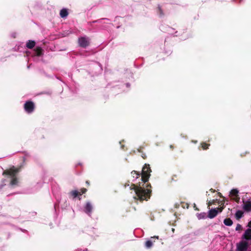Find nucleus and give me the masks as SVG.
Returning a JSON list of instances; mask_svg holds the SVG:
<instances>
[{
    "mask_svg": "<svg viewBox=\"0 0 251 251\" xmlns=\"http://www.w3.org/2000/svg\"><path fill=\"white\" fill-rule=\"evenodd\" d=\"M150 168L149 165H145L142 169L141 182H139L137 185L133 184L131 187V189H134L137 198L141 200H147L150 197L151 191L145 189L142 187L147 182L150 177Z\"/></svg>",
    "mask_w": 251,
    "mask_h": 251,
    "instance_id": "1",
    "label": "nucleus"
},
{
    "mask_svg": "<svg viewBox=\"0 0 251 251\" xmlns=\"http://www.w3.org/2000/svg\"><path fill=\"white\" fill-rule=\"evenodd\" d=\"M242 240L237 245V251H246L248 246V241L251 242V229H247L242 236Z\"/></svg>",
    "mask_w": 251,
    "mask_h": 251,
    "instance_id": "2",
    "label": "nucleus"
},
{
    "mask_svg": "<svg viewBox=\"0 0 251 251\" xmlns=\"http://www.w3.org/2000/svg\"><path fill=\"white\" fill-rule=\"evenodd\" d=\"M19 172V170L14 167H13L9 170L4 172L3 174H6L7 176L10 179L11 182L10 184L12 186L15 185L18 183V180L16 177V175Z\"/></svg>",
    "mask_w": 251,
    "mask_h": 251,
    "instance_id": "3",
    "label": "nucleus"
},
{
    "mask_svg": "<svg viewBox=\"0 0 251 251\" xmlns=\"http://www.w3.org/2000/svg\"><path fill=\"white\" fill-rule=\"evenodd\" d=\"M223 208V207H220L210 209L208 212V217L210 219L213 218L218 213L222 212Z\"/></svg>",
    "mask_w": 251,
    "mask_h": 251,
    "instance_id": "4",
    "label": "nucleus"
},
{
    "mask_svg": "<svg viewBox=\"0 0 251 251\" xmlns=\"http://www.w3.org/2000/svg\"><path fill=\"white\" fill-rule=\"evenodd\" d=\"M34 107V104L32 102L27 101L25 104V109L28 113L32 112Z\"/></svg>",
    "mask_w": 251,
    "mask_h": 251,
    "instance_id": "5",
    "label": "nucleus"
},
{
    "mask_svg": "<svg viewBox=\"0 0 251 251\" xmlns=\"http://www.w3.org/2000/svg\"><path fill=\"white\" fill-rule=\"evenodd\" d=\"M78 43L80 46L85 47L88 45L89 42L88 39L85 37H81L78 40Z\"/></svg>",
    "mask_w": 251,
    "mask_h": 251,
    "instance_id": "6",
    "label": "nucleus"
},
{
    "mask_svg": "<svg viewBox=\"0 0 251 251\" xmlns=\"http://www.w3.org/2000/svg\"><path fill=\"white\" fill-rule=\"evenodd\" d=\"M243 208L247 211H251V201L244 202Z\"/></svg>",
    "mask_w": 251,
    "mask_h": 251,
    "instance_id": "7",
    "label": "nucleus"
},
{
    "mask_svg": "<svg viewBox=\"0 0 251 251\" xmlns=\"http://www.w3.org/2000/svg\"><path fill=\"white\" fill-rule=\"evenodd\" d=\"M68 13L66 9H62L60 12V15L62 18H65L68 16Z\"/></svg>",
    "mask_w": 251,
    "mask_h": 251,
    "instance_id": "8",
    "label": "nucleus"
},
{
    "mask_svg": "<svg viewBox=\"0 0 251 251\" xmlns=\"http://www.w3.org/2000/svg\"><path fill=\"white\" fill-rule=\"evenodd\" d=\"M35 43L33 41H28L26 44V46L29 49H32L34 47Z\"/></svg>",
    "mask_w": 251,
    "mask_h": 251,
    "instance_id": "9",
    "label": "nucleus"
},
{
    "mask_svg": "<svg viewBox=\"0 0 251 251\" xmlns=\"http://www.w3.org/2000/svg\"><path fill=\"white\" fill-rule=\"evenodd\" d=\"M92 210V206L90 203H87L85 206V212L87 213H90Z\"/></svg>",
    "mask_w": 251,
    "mask_h": 251,
    "instance_id": "10",
    "label": "nucleus"
},
{
    "mask_svg": "<svg viewBox=\"0 0 251 251\" xmlns=\"http://www.w3.org/2000/svg\"><path fill=\"white\" fill-rule=\"evenodd\" d=\"M224 224L228 226H230L232 224V221L230 219H226L224 220Z\"/></svg>",
    "mask_w": 251,
    "mask_h": 251,
    "instance_id": "11",
    "label": "nucleus"
},
{
    "mask_svg": "<svg viewBox=\"0 0 251 251\" xmlns=\"http://www.w3.org/2000/svg\"><path fill=\"white\" fill-rule=\"evenodd\" d=\"M243 212L239 210L236 212L235 216L237 219H240L243 216Z\"/></svg>",
    "mask_w": 251,
    "mask_h": 251,
    "instance_id": "12",
    "label": "nucleus"
},
{
    "mask_svg": "<svg viewBox=\"0 0 251 251\" xmlns=\"http://www.w3.org/2000/svg\"><path fill=\"white\" fill-rule=\"evenodd\" d=\"M197 217L199 219H205L206 218V213H202L197 214Z\"/></svg>",
    "mask_w": 251,
    "mask_h": 251,
    "instance_id": "13",
    "label": "nucleus"
},
{
    "mask_svg": "<svg viewBox=\"0 0 251 251\" xmlns=\"http://www.w3.org/2000/svg\"><path fill=\"white\" fill-rule=\"evenodd\" d=\"M238 191L236 189H233L230 191V195L231 197H236L238 194Z\"/></svg>",
    "mask_w": 251,
    "mask_h": 251,
    "instance_id": "14",
    "label": "nucleus"
},
{
    "mask_svg": "<svg viewBox=\"0 0 251 251\" xmlns=\"http://www.w3.org/2000/svg\"><path fill=\"white\" fill-rule=\"evenodd\" d=\"M131 175L133 178L135 177L136 178H137L138 176H140V174L137 172L134 171L131 172Z\"/></svg>",
    "mask_w": 251,
    "mask_h": 251,
    "instance_id": "15",
    "label": "nucleus"
},
{
    "mask_svg": "<svg viewBox=\"0 0 251 251\" xmlns=\"http://www.w3.org/2000/svg\"><path fill=\"white\" fill-rule=\"evenodd\" d=\"M152 243L151 241L149 240L146 242V246L147 248H149L152 246Z\"/></svg>",
    "mask_w": 251,
    "mask_h": 251,
    "instance_id": "16",
    "label": "nucleus"
},
{
    "mask_svg": "<svg viewBox=\"0 0 251 251\" xmlns=\"http://www.w3.org/2000/svg\"><path fill=\"white\" fill-rule=\"evenodd\" d=\"M78 192L76 190L73 191L71 192L72 195L74 197H76L78 195Z\"/></svg>",
    "mask_w": 251,
    "mask_h": 251,
    "instance_id": "17",
    "label": "nucleus"
},
{
    "mask_svg": "<svg viewBox=\"0 0 251 251\" xmlns=\"http://www.w3.org/2000/svg\"><path fill=\"white\" fill-rule=\"evenodd\" d=\"M208 144H206L205 143H203L201 144V146H202V148L204 149V150H205L206 149L208 148Z\"/></svg>",
    "mask_w": 251,
    "mask_h": 251,
    "instance_id": "18",
    "label": "nucleus"
},
{
    "mask_svg": "<svg viewBox=\"0 0 251 251\" xmlns=\"http://www.w3.org/2000/svg\"><path fill=\"white\" fill-rule=\"evenodd\" d=\"M241 228H242V226L238 224L236 227V230H240V229H241Z\"/></svg>",
    "mask_w": 251,
    "mask_h": 251,
    "instance_id": "19",
    "label": "nucleus"
},
{
    "mask_svg": "<svg viewBox=\"0 0 251 251\" xmlns=\"http://www.w3.org/2000/svg\"><path fill=\"white\" fill-rule=\"evenodd\" d=\"M41 49L39 48V49H37V54L38 55H40L41 54Z\"/></svg>",
    "mask_w": 251,
    "mask_h": 251,
    "instance_id": "20",
    "label": "nucleus"
},
{
    "mask_svg": "<svg viewBox=\"0 0 251 251\" xmlns=\"http://www.w3.org/2000/svg\"><path fill=\"white\" fill-rule=\"evenodd\" d=\"M248 226L249 227V229H251V221L248 224Z\"/></svg>",
    "mask_w": 251,
    "mask_h": 251,
    "instance_id": "21",
    "label": "nucleus"
},
{
    "mask_svg": "<svg viewBox=\"0 0 251 251\" xmlns=\"http://www.w3.org/2000/svg\"><path fill=\"white\" fill-rule=\"evenodd\" d=\"M86 191V189H83L82 190V194H83V193H85Z\"/></svg>",
    "mask_w": 251,
    "mask_h": 251,
    "instance_id": "22",
    "label": "nucleus"
},
{
    "mask_svg": "<svg viewBox=\"0 0 251 251\" xmlns=\"http://www.w3.org/2000/svg\"><path fill=\"white\" fill-rule=\"evenodd\" d=\"M156 238L158 239V236H155V237H151V238Z\"/></svg>",
    "mask_w": 251,
    "mask_h": 251,
    "instance_id": "23",
    "label": "nucleus"
}]
</instances>
